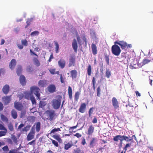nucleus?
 <instances>
[{
  "label": "nucleus",
  "instance_id": "obj_1",
  "mask_svg": "<svg viewBox=\"0 0 153 153\" xmlns=\"http://www.w3.org/2000/svg\"><path fill=\"white\" fill-rule=\"evenodd\" d=\"M118 137L122 139V140H123V141L125 140L127 142H129L130 141L132 142L133 140V138L131 137H128L124 135L121 136V135H117L114 137V141L117 142H118V139H119Z\"/></svg>",
  "mask_w": 153,
  "mask_h": 153
},
{
  "label": "nucleus",
  "instance_id": "obj_2",
  "mask_svg": "<svg viewBox=\"0 0 153 153\" xmlns=\"http://www.w3.org/2000/svg\"><path fill=\"white\" fill-rule=\"evenodd\" d=\"M117 44L113 45L111 48L112 53L116 56H118L120 54L121 50L120 47Z\"/></svg>",
  "mask_w": 153,
  "mask_h": 153
},
{
  "label": "nucleus",
  "instance_id": "obj_3",
  "mask_svg": "<svg viewBox=\"0 0 153 153\" xmlns=\"http://www.w3.org/2000/svg\"><path fill=\"white\" fill-rule=\"evenodd\" d=\"M30 92L33 93H34L37 97L39 99L40 98V94L39 93L40 89L36 86H33L30 87Z\"/></svg>",
  "mask_w": 153,
  "mask_h": 153
},
{
  "label": "nucleus",
  "instance_id": "obj_4",
  "mask_svg": "<svg viewBox=\"0 0 153 153\" xmlns=\"http://www.w3.org/2000/svg\"><path fill=\"white\" fill-rule=\"evenodd\" d=\"M52 105L55 109H58L61 105V100L60 99H53L52 102Z\"/></svg>",
  "mask_w": 153,
  "mask_h": 153
},
{
  "label": "nucleus",
  "instance_id": "obj_5",
  "mask_svg": "<svg viewBox=\"0 0 153 153\" xmlns=\"http://www.w3.org/2000/svg\"><path fill=\"white\" fill-rule=\"evenodd\" d=\"M46 113L49 117V119L50 120H53L56 116L55 111L54 110H50L46 111Z\"/></svg>",
  "mask_w": 153,
  "mask_h": 153
},
{
  "label": "nucleus",
  "instance_id": "obj_6",
  "mask_svg": "<svg viewBox=\"0 0 153 153\" xmlns=\"http://www.w3.org/2000/svg\"><path fill=\"white\" fill-rule=\"evenodd\" d=\"M35 133V131L34 129L32 128L31 131L28 134L27 136V140L29 141L33 139L34 138Z\"/></svg>",
  "mask_w": 153,
  "mask_h": 153
},
{
  "label": "nucleus",
  "instance_id": "obj_7",
  "mask_svg": "<svg viewBox=\"0 0 153 153\" xmlns=\"http://www.w3.org/2000/svg\"><path fill=\"white\" fill-rule=\"evenodd\" d=\"M114 43L119 45L122 49H125L127 47V43L123 41H116Z\"/></svg>",
  "mask_w": 153,
  "mask_h": 153
},
{
  "label": "nucleus",
  "instance_id": "obj_8",
  "mask_svg": "<svg viewBox=\"0 0 153 153\" xmlns=\"http://www.w3.org/2000/svg\"><path fill=\"white\" fill-rule=\"evenodd\" d=\"M14 104L15 108L18 111H21L23 108V106L21 103L19 102H15Z\"/></svg>",
  "mask_w": 153,
  "mask_h": 153
},
{
  "label": "nucleus",
  "instance_id": "obj_9",
  "mask_svg": "<svg viewBox=\"0 0 153 153\" xmlns=\"http://www.w3.org/2000/svg\"><path fill=\"white\" fill-rule=\"evenodd\" d=\"M48 90L49 92L51 93L55 92L56 87L55 85L53 84L50 85L48 87Z\"/></svg>",
  "mask_w": 153,
  "mask_h": 153
},
{
  "label": "nucleus",
  "instance_id": "obj_10",
  "mask_svg": "<svg viewBox=\"0 0 153 153\" xmlns=\"http://www.w3.org/2000/svg\"><path fill=\"white\" fill-rule=\"evenodd\" d=\"M75 63V57L74 55H73L70 57L69 59V62L68 64V66L71 67L72 66H74Z\"/></svg>",
  "mask_w": 153,
  "mask_h": 153
},
{
  "label": "nucleus",
  "instance_id": "obj_11",
  "mask_svg": "<svg viewBox=\"0 0 153 153\" xmlns=\"http://www.w3.org/2000/svg\"><path fill=\"white\" fill-rule=\"evenodd\" d=\"M112 105L115 109H117L119 107V102L115 97H113L112 98Z\"/></svg>",
  "mask_w": 153,
  "mask_h": 153
},
{
  "label": "nucleus",
  "instance_id": "obj_12",
  "mask_svg": "<svg viewBox=\"0 0 153 153\" xmlns=\"http://www.w3.org/2000/svg\"><path fill=\"white\" fill-rule=\"evenodd\" d=\"M86 108V105L85 103H82L81 104L79 110L81 113H84L85 112Z\"/></svg>",
  "mask_w": 153,
  "mask_h": 153
},
{
  "label": "nucleus",
  "instance_id": "obj_13",
  "mask_svg": "<svg viewBox=\"0 0 153 153\" xmlns=\"http://www.w3.org/2000/svg\"><path fill=\"white\" fill-rule=\"evenodd\" d=\"M97 142V139L96 138L93 137L90 141L89 144V147L90 148H93L95 146Z\"/></svg>",
  "mask_w": 153,
  "mask_h": 153
},
{
  "label": "nucleus",
  "instance_id": "obj_14",
  "mask_svg": "<svg viewBox=\"0 0 153 153\" xmlns=\"http://www.w3.org/2000/svg\"><path fill=\"white\" fill-rule=\"evenodd\" d=\"M134 107L132 105H131L128 104L126 105V111L128 113H131L133 111Z\"/></svg>",
  "mask_w": 153,
  "mask_h": 153
},
{
  "label": "nucleus",
  "instance_id": "obj_15",
  "mask_svg": "<svg viewBox=\"0 0 153 153\" xmlns=\"http://www.w3.org/2000/svg\"><path fill=\"white\" fill-rule=\"evenodd\" d=\"M16 62L15 59H12L9 64V68L11 70H13L16 65Z\"/></svg>",
  "mask_w": 153,
  "mask_h": 153
},
{
  "label": "nucleus",
  "instance_id": "obj_16",
  "mask_svg": "<svg viewBox=\"0 0 153 153\" xmlns=\"http://www.w3.org/2000/svg\"><path fill=\"white\" fill-rule=\"evenodd\" d=\"M10 91V87L8 85H4L2 88V91L5 94H7Z\"/></svg>",
  "mask_w": 153,
  "mask_h": 153
},
{
  "label": "nucleus",
  "instance_id": "obj_17",
  "mask_svg": "<svg viewBox=\"0 0 153 153\" xmlns=\"http://www.w3.org/2000/svg\"><path fill=\"white\" fill-rule=\"evenodd\" d=\"M72 46L74 52H76L77 51L78 46L77 41L75 39H74L73 40L72 43Z\"/></svg>",
  "mask_w": 153,
  "mask_h": 153
},
{
  "label": "nucleus",
  "instance_id": "obj_18",
  "mask_svg": "<svg viewBox=\"0 0 153 153\" xmlns=\"http://www.w3.org/2000/svg\"><path fill=\"white\" fill-rule=\"evenodd\" d=\"M65 61L64 59H60L58 61L59 66L61 68H63L65 65Z\"/></svg>",
  "mask_w": 153,
  "mask_h": 153
},
{
  "label": "nucleus",
  "instance_id": "obj_19",
  "mask_svg": "<svg viewBox=\"0 0 153 153\" xmlns=\"http://www.w3.org/2000/svg\"><path fill=\"white\" fill-rule=\"evenodd\" d=\"M19 81L21 84L24 86L26 84V80L25 76L23 75H21L20 76L19 78Z\"/></svg>",
  "mask_w": 153,
  "mask_h": 153
},
{
  "label": "nucleus",
  "instance_id": "obj_20",
  "mask_svg": "<svg viewBox=\"0 0 153 153\" xmlns=\"http://www.w3.org/2000/svg\"><path fill=\"white\" fill-rule=\"evenodd\" d=\"M47 81L45 80H40L38 82V85L40 87H44L47 84Z\"/></svg>",
  "mask_w": 153,
  "mask_h": 153
},
{
  "label": "nucleus",
  "instance_id": "obj_21",
  "mask_svg": "<svg viewBox=\"0 0 153 153\" xmlns=\"http://www.w3.org/2000/svg\"><path fill=\"white\" fill-rule=\"evenodd\" d=\"M36 126L35 128L37 132H39L41 129V123L40 122H38L36 123H35V125L33 126L32 128H33V127Z\"/></svg>",
  "mask_w": 153,
  "mask_h": 153
},
{
  "label": "nucleus",
  "instance_id": "obj_22",
  "mask_svg": "<svg viewBox=\"0 0 153 153\" xmlns=\"http://www.w3.org/2000/svg\"><path fill=\"white\" fill-rule=\"evenodd\" d=\"M2 100L5 103L7 104L11 100V96L4 97L2 98Z\"/></svg>",
  "mask_w": 153,
  "mask_h": 153
},
{
  "label": "nucleus",
  "instance_id": "obj_23",
  "mask_svg": "<svg viewBox=\"0 0 153 153\" xmlns=\"http://www.w3.org/2000/svg\"><path fill=\"white\" fill-rule=\"evenodd\" d=\"M94 127L92 125L89 126L87 131V134L88 135H91L94 132Z\"/></svg>",
  "mask_w": 153,
  "mask_h": 153
},
{
  "label": "nucleus",
  "instance_id": "obj_24",
  "mask_svg": "<svg viewBox=\"0 0 153 153\" xmlns=\"http://www.w3.org/2000/svg\"><path fill=\"white\" fill-rule=\"evenodd\" d=\"M91 49L93 54L94 55H96L97 53V47L95 44L93 43L92 44Z\"/></svg>",
  "mask_w": 153,
  "mask_h": 153
},
{
  "label": "nucleus",
  "instance_id": "obj_25",
  "mask_svg": "<svg viewBox=\"0 0 153 153\" xmlns=\"http://www.w3.org/2000/svg\"><path fill=\"white\" fill-rule=\"evenodd\" d=\"M11 115L12 117L14 119H16L18 117L17 113L15 109H13L11 111Z\"/></svg>",
  "mask_w": 153,
  "mask_h": 153
},
{
  "label": "nucleus",
  "instance_id": "obj_26",
  "mask_svg": "<svg viewBox=\"0 0 153 153\" xmlns=\"http://www.w3.org/2000/svg\"><path fill=\"white\" fill-rule=\"evenodd\" d=\"M68 94L69 98L71 100L72 98V91L71 87L69 86L68 87Z\"/></svg>",
  "mask_w": 153,
  "mask_h": 153
},
{
  "label": "nucleus",
  "instance_id": "obj_27",
  "mask_svg": "<svg viewBox=\"0 0 153 153\" xmlns=\"http://www.w3.org/2000/svg\"><path fill=\"white\" fill-rule=\"evenodd\" d=\"M71 77L73 79L76 78L77 76V72L76 70H74L71 71Z\"/></svg>",
  "mask_w": 153,
  "mask_h": 153
},
{
  "label": "nucleus",
  "instance_id": "obj_28",
  "mask_svg": "<svg viewBox=\"0 0 153 153\" xmlns=\"http://www.w3.org/2000/svg\"><path fill=\"white\" fill-rule=\"evenodd\" d=\"M32 94V93L30 92H26L25 95V98L27 100L30 99L31 97L33 96Z\"/></svg>",
  "mask_w": 153,
  "mask_h": 153
},
{
  "label": "nucleus",
  "instance_id": "obj_29",
  "mask_svg": "<svg viewBox=\"0 0 153 153\" xmlns=\"http://www.w3.org/2000/svg\"><path fill=\"white\" fill-rule=\"evenodd\" d=\"M47 103L45 101H40L39 104V107L43 108L46 105Z\"/></svg>",
  "mask_w": 153,
  "mask_h": 153
},
{
  "label": "nucleus",
  "instance_id": "obj_30",
  "mask_svg": "<svg viewBox=\"0 0 153 153\" xmlns=\"http://www.w3.org/2000/svg\"><path fill=\"white\" fill-rule=\"evenodd\" d=\"M22 71V67L21 65H19L18 66L16 73L18 76H19Z\"/></svg>",
  "mask_w": 153,
  "mask_h": 153
},
{
  "label": "nucleus",
  "instance_id": "obj_31",
  "mask_svg": "<svg viewBox=\"0 0 153 153\" xmlns=\"http://www.w3.org/2000/svg\"><path fill=\"white\" fill-rule=\"evenodd\" d=\"M80 94V91L76 92L74 95V100L75 101L77 102L79 98V96Z\"/></svg>",
  "mask_w": 153,
  "mask_h": 153
},
{
  "label": "nucleus",
  "instance_id": "obj_32",
  "mask_svg": "<svg viewBox=\"0 0 153 153\" xmlns=\"http://www.w3.org/2000/svg\"><path fill=\"white\" fill-rule=\"evenodd\" d=\"M1 120L4 122H5L6 123L8 122V118L3 114L1 115Z\"/></svg>",
  "mask_w": 153,
  "mask_h": 153
},
{
  "label": "nucleus",
  "instance_id": "obj_33",
  "mask_svg": "<svg viewBox=\"0 0 153 153\" xmlns=\"http://www.w3.org/2000/svg\"><path fill=\"white\" fill-rule=\"evenodd\" d=\"M53 137L59 142L61 143L62 142V140L60 136L57 134H55L53 136Z\"/></svg>",
  "mask_w": 153,
  "mask_h": 153
},
{
  "label": "nucleus",
  "instance_id": "obj_34",
  "mask_svg": "<svg viewBox=\"0 0 153 153\" xmlns=\"http://www.w3.org/2000/svg\"><path fill=\"white\" fill-rule=\"evenodd\" d=\"M73 145L72 143H68L67 144L65 145L64 146V149H65L67 150L70 148Z\"/></svg>",
  "mask_w": 153,
  "mask_h": 153
},
{
  "label": "nucleus",
  "instance_id": "obj_35",
  "mask_svg": "<svg viewBox=\"0 0 153 153\" xmlns=\"http://www.w3.org/2000/svg\"><path fill=\"white\" fill-rule=\"evenodd\" d=\"M87 73L88 76H91L92 72L91 67L90 65H89L87 68Z\"/></svg>",
  "mask_w": 153,
  "mask_h": 153
},
{
  "label": "nucleus",
  "instance_id": "obj_36",
  "mask_svg": "<svg viewBox=\"0 0 153 153\" xmlns=\"http://www.w3.org/2000/svg\"><path fill=\"white\" fill-rule=\"evenodd\" d=\"M33 61L35 65L37 67L39 66L40 65V63L37 59L34 58L33 59Z\"/></svg>",
  "mask_w": 153,
  "mask_h": 153
},
{
  "label": "nucleus",
  "instance_id": "obj_37",
  "mask_svg": "<svg viewBox=\"0 0 153 153\" xmlns=\"http://www.w3.org/2000/svg\"><path fill=\"white\" fill-rule=\"evenodd\" d=\"M55 45V51L56 53H58L59 52V45L58 43L56 41L54 42Z\"/></svg>",
  "mask_w": 153,
  "mask_h": 153
},
{
  "label": "nucleus",
  "instance_id": "obj_38",
  "mask_svg": "<svg viewBox=\"0 0 153 153\" xmlns=\"http://www.w3.org/2000/svg\"><path fill=\"white\" fill-rule=\"evenodd\" d=\"M94 109V107L91 108L88 111L89 116L90 117H91V115L93 114V110Z\"/></svg>",
  "mask_w": 153,
  "mask_h": 153
},
{
  "label": "nucleus",
  "instance_id": "obj_39",
  "mask_svg": "<svg viewBox=\"0 0 153 153\" xmlns=\"http://www.w3.org/2000/svg\"><path fill=\"white\" fill-rule=\"evenodd\" d=\"M32 102V104L33 105L36 104V101L35 98L33 96L31 97V98L30 99Z\"/></svg>",
  "mask_w": 153,
  "mask_h": 153
},
{
  "label": "nucleus",
  "instance_id": "obj_40",
  "mask_svg": "<svg viewBox=\"0 0 153 153\" xmlns=\"http://www.w3.org/2000/svg\"><path fill=\"white\" fill-rule=\"evenodd\" d=\"M111 75V73L110 71L109 70H107L105 72V76H106L108 78H110V76Z\"/></svg>",
  "mask_w": 153,
  "mask_h": 153
},
{
  "label": "nucleus",
  "instance_id": "obj_41",
  "mask_svg": "<svg viewBox=\"0 0 153 153\" xmlns=\"http://www.w3.org/2000/svg\"><path fill=\"white\" fill-rule=\"evenodd\" d=\"M131 144L130 143H127L126 144L125 146L123 148V150H125V152L127 150V149L130 147Z\"/></svg>",
  "mask_w": 153,
  "mask_h": 153
},
{
  "label": "nucleus",
  "instance_id": "obj_42",
  "mask_svg": "<svg viewBox=\"0 0 153 153\" xmlns=\"http://www.w3.org/2000/svg\"><path fill=\"white\" fill-rule=\"evenodd\" d=\"M4 131H0V137L4 136L7 132V129L4 130Z\"/></svg>",
  "mask_w": 153,
  "mask_h": 153
},
{
  "label": "nucleus",
  "instance_id": "obj_43",
  "mask_svg": "<svg viewBox=\"0 0 153 153\" xmlns=\"http://www.w3.org/2000/svg\"><path fill=\"white\" fill-rule=\"evenodd\" d=\"M51 140L52 142V143L56 147H58L59 146V144L55 140L52 139H51Z\"/></svg>",
  "mask_w": 153,
  "mask_h": 153
},
{
  "label": "nucleus",
  "instance_id": "obj_44",
  "mask_svg": "<svg viewBox=\"0 0 153 153\" xmlns=\"http://www.w3.org/2000/svg\"><path fill=\"white\" fill-rule=\"evenodd\" d=\"M150 61V60L145 59L143 60L142 62V64L143 65H145V64L148 63Z\"/></svg>",
  "mask_w": 153,
  "mask_h": 153
},
{
  "label": "nucleus",
  "instance_id": "obj_45",
  "mask_svg": "<svg viewBox=\"0 0 153 153\" xmlns=\"http://www.w3.org/2000/svg\"><path fill=\"white\" fill-rule=\"evenodd\" d=\"M104 58L107 64L108 65L109 64V58L107 54L105 55Z\"/></svg>",
  "mask_w": 153,
  "mask_h": 153
},
{
  "label": "nucleus",
  "instance_id": "obj_46",
  "mask_svg": "<svg viewBox=\"0 0 153 153\" xmlns=\"http://www.w3.org/2000/svg\"><path fill=\"white\" fill-rule=\"evenodd\" d=\"M22 44L25 46H26L27 45V42L26 39L22 40L21 41Z\"/></svg>",
  "mask_w": 153,
  "mask_h": 153
},
{
  "label": "nucleus",
  "instance_id": "obj_47",
  "mask_svg": "<svg viewBox=\"0 0 153 153\" xmlns=\"http://www.w3.org/2000/svg\"><path fill=\"white\" fill-rule=\"evenodd\" d=\"M26 112L25 111H21L20 117L21 118L24 117L25 115Z\"/></svg>",
  "mask_w": 153,
  "mask_h": 153
},
{
  "label": "nucleus",
  "instance_id": "obj_48",
  "mask_svg": "<svg viewBox=\"0 0 153 153\" xmlns=\"http://www.w3.org/2000/svg\"><path fill=\"white\" fill-rule=\"evenodd\" d=\"M39 33V32L38 31H35L32 32L30 35L31 36H34L38 35Z\"/></svg>",
  "mask_w": 153,
  "mask_h": 153
},
{
  "label": "nucleus",
  "instance_id": "obj_49",
  "mask_svg": "<svg viewBox=\"0 0 153 153\" xmlns=\"http://www.w3.org/2000/svg\"><path fill=\"white\" fill-rule=\"evenodd\" d=\"M61 130L59 128H54L52 129L51 131L49 134H51L53 133H54L55 132L57 131H60Z\"/></svg>",
  "mask_w": 153,
  "mask_h": 153
},
{
  "label": "nucleus",
  "instance_id": "obj_50",
  "mask_svg": "<svg viewBox=\"0 0 153 153\" xmlns=\"http://www.w3.org/2000/svg\"><path fill=\"white\" fill-rule=\"evenodd\" d=\"M101 89L100 86L98 87L97 89V95L98 97H100V95Z\"/></svg>",
  "mask_w": 153,
  "mask_h": 153
},
{
  "label": "nucleus",
  "instance_id": "obj_51",
  "mask_svg": "<svg viewBox=\"0 0 153 153\" xmlns=\"http://www.w3.org/2000/svg\"><path fill=\"white\" fill-rule=\"evenodd\" d=\"M26 71L27 72H31L33 70L32 67L30 66H29L27 67Z\"/></svg>",
  "mask_w": 153,
  "mask_h": 153
},
{
  "label": "nucleus",
  "instance_id": "obj_52",
  "mask_svg": "<svg viewBox=\"0 0 153 153\" xmlns=\"http://www.w3.org/2000/svg\"><path fill=\"white\" fill-rule=\"evenodd\" d=\"M60 82L62 83H63L64 82V80H65V77H63L62 74H60Z\"/></svg>",
  "mask_w": 153,
  "mask_h": 153
},
{
  "label": "nucleus",
  "instance_id": "obj_53",
  "mask_svg": "<svg viewBox=\"0 0 153 153\" xmlns=\"http://www.w3.org/2000/svg\"><path fill=\"white\" fill-rule=\"evenodd\" d=\"M36 144V140H33L29 142L28 144L30 145H33V146H34Z\"/></svg>",
  "mask_w": 153,
  "mask_h": 153
},
{
  "label": "nucleus",
  "instance_id": "obj_54",
  "mask_svg": "<svg viewBox=\"0 0 153 153\" xmlns=\"http://www.w3.org/2000/svg\"><path fill=\"white\" fill-rule=\"evenodd\" d=\"M92 83L93 84V87L94 88V89H95V78L94 77H93L92 80Z\"/></svg>",
  "mask_w": 153,
  "mask_h": 153
},
{
  "label": "nucleus",
  "instance_id": "obj_55",
  "mask_svg": "<svg viewBox=\"0 0 153 153\" xmlns=\"http://www.w3.org/2000/svg\"><path fill=\"white\" fill-rule=\"evenodd\" d=\"M55 69H49V71L50 72V73L52 74H55Z\"/></svg>",
  "mask_w": 153,
  "mask_h": 153
},
{
  "label": "nucleus",
  "instance_id": "obj_56",
  "mask_svg": "<svg viewBox=\"0 0 153 153\" xmlns=\"http://www.w3.org/2000/svg\"><path fill=\"white\" fill-rule=\"evenodd\" d=\"M8 127L10 131H13V126L11 124H9L8 125Z\"/></svg>",
  "mask_w": 153,
  "mask_h": 153
},
{
  "label": "nucleus",
  "instance_id": "obj_57",
  "mask_svg": "<svg viewBox=\"0 0 153 153\" xmlns=\"http://www.w3.org/2000/svg\"><path fill=\"white\" fill-rule=\"evenodd\" d=\"M97 120L96 117L94 116L93 120L92 121V122L93 123H97Z\"/></svg>",
  "mask_w": 153,
  "mask_h": 153
},
{
  "label": "nucleus",
  "instance_id": "obj_58",
  "mask_svg": "<svg viewBox=\"0 0 153 153\" xmlns=\"http://www.w3.org/2000/svg\"><path fill=\"white\" fill-rule=\"evenodd\" d=\"M6 128L4 127L3 125L0 123V130H6Z\"/></svg>",
  "mask_w": 153,
  "mask_h": 153
},
{
  "label": "nucleus",
  "instance_id": "obj_59",
  "mask_svg": "<svg viewBox=\"0 0 153 153\" xmlns=\"http://www.w3.org/2000/svg\"><path fill=\"white\" fill-rule=\"evenodd\" d=\"M5 73V69L4 68H1L0 69V74H3Z\"/></svg>",
  "mask_w": 153,
  "mask_h": 153
},
{
  "label": "nucleus",
  "instance_id": "obj_60",
  "mask_svg": "<svg viewBox=\"0 0 153 153\" xmlns=\"http://www.w3.org/2000/svg\"><path fill=\"white\" fill-rule=\"evenodd\" d=\"M74 136H76L77 138H79L81 137L82 135L79 133H77L75 134L74 135Z\"/></svg>",
  "mask_w": 153,
  "mask_h": 153
},
{
  "label": "nucleus",
  "instance_id": "obj_61",
  "mask_svg": "<svg viewBox=\"0 0 153 153\" xmlns=\"http://www.w3.org/2000/svg\"><path fill=\"white\" fill-rule=\"evenodd\" d=\"M53 53H51V55H50V58L48 60V61L49 62H50L51 61V59H52L53 58Z\"/></svg>",
  "mask_w": 153,
  "mask_h": 153
},
{
  "label": "nucleus",
  "instance_id": "obj_62",
  "mask_svg": "<svg viewBox=\"0 0 153 153\" xmlns=\"http://www.w3.org/2000/svg\"><path fill=\"white\" fill-rule=\"evenodd\" d=\"M2 149L3 150L5 151H8L9 150L8 147L7 146H6L3 147Z\"/></svg>",
  "mask_w": 153,
  "mask_h": 153
},
{
  "label": "nucleus",
  "instance_id": "obj_63",
  "mask_svg": "<svg viewBox=\"0 0 153 153\" xmlns=\"http://www.w3.org/2000/svg\"><path fill=\"white\" fill-rule=\"evenodd\" d=\"M119 139H118V140H119L120 141V146H119L120 147H121L122 146V144H123V140L122 139H121L119 137H118Z\"/></svg>",
  "mask_w": 153,
  "mask_h": 153
},
{
  "label": "nucleus",
  "instance_id": "obj_64",
  "mask_svg": "<svg viewBox=\"0 0 153 153\" xmlns=\"http://www.w3.org/2000/svg\"><path fill=\"white\" fill-rule=\"evenodd\" d=\"M15 151H16L14 150H11L9 151V153H21L20 152L17 153Z\"/></svg>",
  "mask_w": 153,
  "mask_h": 153
}]
</instances>
